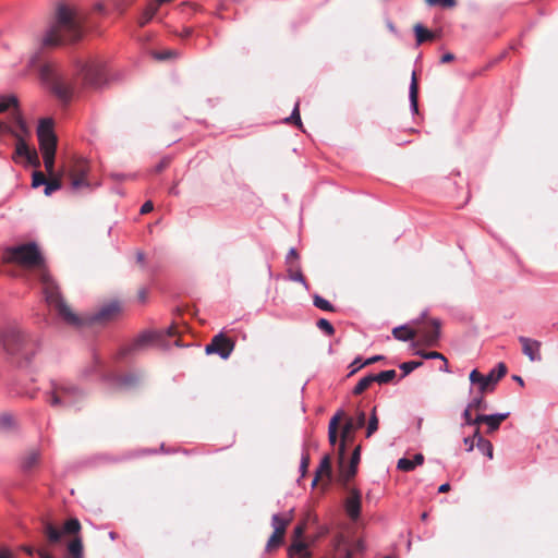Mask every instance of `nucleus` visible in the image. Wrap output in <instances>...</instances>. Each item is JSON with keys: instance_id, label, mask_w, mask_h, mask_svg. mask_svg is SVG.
<instances>
[{"instance_id": "obj_22", "label": "nucleus", "mask_w": 558, "mask_h": 558, "mask_svg": "<svg viewBox=\"0 0 558 558\" xmlns=\"http://www.w3.org/2000/svg\"><path fill=\"white\" fill-rule=\"evenodd\" d=\"M343 416V412L339 411L337 412L330 420L329 426H328V438L331 446H335L337 444L338 439V426Z\"/></svg>"}, {"instance_id": "obj_33", "label": "nucleus", "mask_w": 558, "mask_h": 558, "mask_svg": "<svg viewBox=\"0 0 558 558\" xmlns=\"http://www.w3.org/2000/svg\"><path fill=\"white\" fill-rule=\"evenodd\" d=\"M10 108H14L15 109L14 118L16 117V114L20 116V113L16 111V109H17V98L14 97V96L4 97L0 101V112H5Z\"/></svg>"}, {"instance_id": "obj_47", "label": "nucleus", "mask_w": 558, "mask_h": 558, "mask_svg": "<svg viewBox=\"0 0 558 558\" xmlns=\"http://www.w3.org/2000/svg\"><path fill=\"white\" fill-rule=\"evenodd\" d=\"M361 460V446L355 447V449L352 452V457L350 460L351 470L353 471V468H357Z\"/></svg>"}, {"instance_id": "obj_57", "label": "nucleus", "mask_w": 558, "mask_h": 558, "mask_svg": "<svg viewBox=\"0 0 558 558\" xmlns=\"http://www.w3.org/2000/svg\"><path fill=\"white\" fill-rule=\"evenodd\" d=\"M488 415L480 414L475 418H473L472 425H478L481 423H485L487 421Z\"/></svg>"}, {"instance_id": "obj_27", "label": "nucleus", "mask_w": 558, "mask_h": 558, "mask_svg": "<svg viewBox=\"0 0 558 558\" xmlns=\"http://www.w3.org/2000/svg\"><path fill=\"white\" fill-rule=\"evenodd\" d=\"M508 416L509 413L488 415L487 421L485 422V424L488 426L487 433L489 434L496 432L500 424L508 418Z\"/></svg>"}, {"instance_id": "obj_62", "label": "nucleus", "mask_w": 558, "mask_h": 558, "mask_svg": "<svg viewBox=\"0 0 558 558\" xmlns=\"http://www.w3.org/2000/svg\"><path fill=\"white\" fill-rule=\"evenodd\" d=\"M137 296L141 302H145L147 299V290L144 288L140 289L137 292Z\"/></svg>"}, {"instance_id": "obj_8", "label": "nucleus", "mask_w": 558, "mask_h": 558, "mask_svg": "<svg viewBox=\"0 0 558 558\" xmlns=\"http://www.w3.org/2000/svg\"><path fill=\"white\" fill-rule=\"evenodd\" d=\"M507 374V366L505 363H499L487 375H483L477 369L470 373V381L473 385H478L481 393L489 392L495 389L496 384Z\"/></svg>"}, {"instance_id": "obj_19", "label": "nucleus", "mask_w": 558, "mask_h": 558, "mask_svg": "<svg viewBox=\"0 0 558 558\" xmlns=\"http://www.w3.org/2000/svg\"><path fill=\"white\" fill-rule=\"evenodd\" d=\"M326 478L327 484L331 482L332 478V468H331V458L329 454L323 457L316 472L315 477L313 480V486H315L318 481H323Z\"/></svg>"}, {"instance_id": "obj_39", "label": "nucleus", "mask_w": 558, "mask_h": 558, "mask_svg": "<svg viewBox=\"0 0 558 558\" xmlns=\"http://www.w3.org/2000/svg\"><path fill=\"white\" fill-rule=\"evenodd\" d=\"M423 365V362L421 361H410L404 362L400 365V368L403 371L402 377L409 375L411 372H413L415 368Z\"/></svg>"}, {"instance_id": "obj_35", "label": "nucleus", "mask_w": 558, "mask_h": 558, "mask_svg": "<svg viewBox=\"0 0 558 558\" xmlns=\"http://www.w3.org/2000/svg\"><path fill=\"white\" fill-rule=\"evenodd\" d=\"M62 182L60 178H51L47 179L46 185H45V194L47 196L51 195L52 192L61 189Z\"/></svg>"}, {"instance_id": "obj_61", "label": "nucleus", "mask_w": 558, "mask_h": 558, "mask_svg": "<svg viewBox=\"0 0 558 558\" xmlns=\"http://www.w3.org/2000/svg\"><path fill=\"white\" fill-rule=\"evenodd\" d=\"M453 60H454V56L451 52H447V53H445L441 57L440 62L441 63H448V62H451Z\"/></svg>"}, {"instance_id": "obj_63", "label": "nucleus", "mask_w": 558, "mask_h": 558, "mask_svg": "<svg viewBox=\"0 0 558 558\" xmlns=\"http://www.w3.org/2000/svg\"><path fill=\"white\" fill-rule=\"evenodd\" d=\"M153 17H147L146 12L143 11V14L138 21L140 26L146 25Z\"/></svg>"}, {"instance_id": "obj_1", "label": "nucleus", "mask_w": 558, "mask_h": 558, "mask_svg": "<svg viewBox=\"0 0 558 558\" xmlns=\"http://www.w3.org/2000/svg\"><path fill=\"white\" fill-rule=\"evenodd\" d=\"M3 262L16 264L26 269L38 271L39 279L43 283V290L46 302L49 306L53 307L58 315L68 325H77L81 319L74 314L69 304L64 301L60 293L59 287L49 276L44 256L39 247L34 242L8 247L3 253Z\"/></svg>"}, {"instance_id": "obj_13", "label": "nucleus", "mask_w": 558, "mask_h": 558, "mask_svg": "<svg viewBox=\"0 0 558 558\" xmlns=\"http://www.w3.org/2000/svg\"><path fill=\"white\" fill-rule=\"evenodd\" d=\"M413 325L416 326L414 328L416 330V335L421 336V341L423 344L427 347H433L437 343L440 335V323L437 319H432L426 323H421L418 320L413 322Z\"/></svg>"}, {"instance_id": "obj_10", "label": "nucleus", "mask_w": 558, "mask_h": 558, "mask_svg": "<svg viewBox=\"0 0 558 558\" xmlns=\"http://www.w3.org/2000/svg\"><path fill=\"white\" fill-rule=\"evenodd\" d=\"M89 172V163L83 158H75L69 166L68 177L73 190H81L89 186L87 179Z\"/></svg>"}, {"instance_id": "obj_52", "label": "nucleus", "mask_w": 558, "mask_h": 558, "mask_svg": "<svg viewBox=\"0 0 558 558\" xmlns=\"http://www.w3.org/2000/svg\"><path fill=\"white\" fill-rule=\"evenodd\" d=\"M308 465H310V456L306 453V454L302 456L301 465H300V469H301L303 475L306 473Z\"/></svg>"}, {"instance_id": "obj_64", "label": "nucleus", "mask_w": 558, "mask_h": 558, "mask_svg": "<svg viewBox=\"0 0 558 558\" xmlns=\"http://www.w3.org/2000/svg\"><path fill=\"white\" fill-rule=\"evenodd\" d=\"M383 359H384V357H383L381 355H376V356H373V357L367 359V360L363 363V365H371V364H373V363H375V362H377V361H380V360H383Z\"/></svg>"}, {"instance_id": "obj_45", "label": "nucleus", "mask_w": 558, "mask_h": 558, "mask_svg": "<svg viewBox=\"0 0 558 558\" xmlns=\"http://www.w3.org/2000/svg\"><path fill=\"white\" fill-rule=\"evenodd\" d=\"M160 5L161 4L157 0H151L149 3H147L146 8L144 9L147 17H154Z\"/></svg>"}, {"instance_id": "obj_2", "label": "nucleus", "mask_w": 558, "mask_h": 558, "mask_svg": "<svg viewBox=\"0 0 558 558\" xmlns=\"http://www.w3.org/2000/svg\"><path fill=\"white\" fill-rule=\"evenodd\" d=\"M86 16L74 7L59 3L47 31L40 39L43 48H56L83 38Z\"/></svg>"}, {"instance_id": "obj_38", "label": "nucleus", "mask_w": 558, "mask_h": 558, "mask_svg": "<svg viewBox=\"0 0 558 558\" xmlns=\"http://www.w3.org/2000/svg\"><path fill=\"white\" fill-rule=\"evenodd\" d=\"M287 123H294L299 129H303V124L300 117L299 104L295 105L291 116L286 119Z\"/></svg>"}, {"instance_id": "obj_23", "label": "nucleus", "mask_w": 558, "mask_h": 558, "mask_svg": "<svg viewBox=\"0 0 558 558\" xmlns=\"http://www.w3.org/2000/svg\"><path fill=\"white\" fill-rule=\"evenodd\" d=\"M392 335L396 339L400 341H409L413 340L416 337V330L404 325L393 328Z\"/></svg>"}, {"instance_id": "obj_24", "label": "nucleus", "mask_w": 558, "mask_h": 558, "mask_svg": "<svg viewBox=\"0 0 558 558\" xmlns=\"http://www.w3.org/2000/svg\"><path fill=\"white\" fill-rule=\"evenodd\" d=\"M40 459V453L36 449H32L26 452V454L23 458L22 461V468L24 471H31L33 468H35Z\"/></svg>"}, {"instance_id": "obj_55", "label": "nucleus", "mask_w": 558, "mask_h": 558, "mask_svg": "<svg viewBox=\"0 0 558 558\" xmlns=\"http://www.w3.org/2000/svg\"><path fill=\"white\" fill-rule=\"evenodd\" d=\"M366 415L364 412H359L356 417V427H363L365 425Z\"/></svg>"}, {"instance_id": "obj_3", "label": "nucleus", "mask_w": 558, "mask_h": 558, "mask_svg": "<svg viewBox=\"0 0 558 558\" xmlns=\"http://www.w3.org/2000/svg\"><path fill=\"white\" fill-rule=\"evenodd\" d=\"M82 525L78 519L71 518L63 523L61 529L51 522H45L43 533L52 545L60 543L63 536H71V539L66 543L64 558H84L83 538L80 535Z\"/></svg>"}, {"instance_id": "obj_60", "label": "nucleus", "mask_w": 558, "mask_h": 558, "mask_svg": "<svg viewBox=\"0 0 558 558\" xmlns=\"http://www.w3.org/2000/svg\"><path fill=\"white\" fill-rule=\"evenodd\" d=\"M0 558H16L15 555L9 549L0 550Z\"/></svg>"}, {"instance_id": "obj_49", "label": "nucleus", "mask_w": 558, "mask_h": 558, "mask_svg": "<svg viewBox=\"0 0 558 558\" xmlns=\"http://www.w3.org/2000/svg\"><path fill=\"white\" fill-rule=\"evenodd\" d=\"M178 53L174 50H166L163 52H159L155 54V58L158 60H168L171 58H175Z\"/></svg>"}, {"instance_id": "obj_12", "label": "nucleus", "mask_w": 558, "mask_h": 558, "mask_svg": "<svg viewBox=\"0 0 558 558\" xmlns=\"http://www.w3.org/2000/svg\"><path fill=\"white\" fill-rule=\"evenodd\" d=\"M84 83L89 87H100L106 81L105 63L100 60H92L82 69Z\"/></svg>"}, {"instance_id": "obj_51", "label": "nucleus", "mask_w": 558, "mask_h": 558, "mask_svg": "<svg viewBox=\"0 0 558 558\" xmlns=\"http://www.w3.org/2000/svg\"><path fill=\"white\" fill-rule=\"evenodd\" d=\"M298 258H299V254H298L296 250L293 247L290 248V251L288 252L287 257H286L287 264L289 265V267L291 265H293V262L298 260Z\"/></svg>"}, {"instance_id": "obj_14", "label": "nucleus", "mask_w": 558, "mask_h": 558, "mask_svg": "<svg viewBox=\"0 0 558 558\" xmlns=\"http://www.w3.org/2000/svg\"><path fill=\"white\" fill-rule=\"evenodd\" d=\"M235 342L223 333L216 335L211 341L205 347L206 354H218L221 359L227 360L234 350Z\"/></svg>"}, {"instance_id": "obj_28", "label": "nucleus", "mask_w": 558, "mask_h": 558, "mask_svg": "<svg viewBox=\"0 0 558 558\" xmlns=\"http://www.w3.org/2000/svg\"><path fill=\"white\" fill-rule=\"evenodd\" d=\"M414 33H415L417 45H421L427 40H433L435 38V34L432 33L430 31H428L427 28H425L421 24L414 25Z\"/></svg>"}, {"instance_id": "obj_7", "label": "nucleus", "mask_w": 558, "mask_h": 558, "mask_svg": "<svg viewBox=\"0 0 558 558\" xmlns=\"http://www.w3.org/2000/svg\"><path fill=\"white\" fill-rule=\"evenodd\" d=\"M293 517V510L272 514L271 526L274 532L266 543V553L270 554L277 550L283 544L287 529L292 522Z\"/></svg>"}, {"instance_id": "obj_48", "label": "nucleus", "mask_w": 558, "mask_h": 558, "mask_svg": "<svg viewBox=\"0 0 558 558\" xmlns=\"http://www.w3.org/2000/svg\"><path fill=\"white\" fill-rule=\"evenodd\" d=\"M170 162H171L170 157H163V158H162V159H161V160L156 165V167L154 168V171H155L156 173H160V172H162L166 168H168V167H169Z\"/></svg>"}, {"instance_id": "obj_44", "label": "nucleus", "mask_w": 558, "mask_h": 558, "mask_svg": "<svg viewBox=\"0 0 558 558\" xmlns=\"http://www.w3.org/2000/svg\"><path fill=\"white\" fill-rule=\"evenodd\" d=\"M352 429H353V422H352V420H349L343 426L340 444H343L345 446L347 441L349 440Z\"/></svg>"}, {"instance_id": "obj_43", "label": "nucleus", "mask_w": 558, "mask_h": 558, "mask_svg": "<svg viewBox=\"0 0 558 558\" xmlns=\"http://www.w3.org/2000/svg\"><path fill=\"white\" fill-rule=\"evenodd\" d=\"M418 354L424 357V359H441L444 362H445V371H448L447 369V359L439 352L437 351H430V352H423V351H420Z\"/></svg>"}, {"instance_id": "obj_41", "label": "nucleus", "mask_w": 558, "mask_h": 558, "mask_svg": "<svg viewBox=\"0 0 558 558\" xmlns=\"http://www.w3.org/2000/svg\"><path fill=\"white\" fill-rule=\"evenodd\" d=\"M379 425V420L377 415H371L367 428H366V437L369 438L377 429Z\"/></svg>"}, {"instance_id": "obj_34", "label": "nucleus", "mask_w": 558, "mask_h": 558, "mask_svg": "<svg viewBox=\"0 0 558 558\" xmlns=\"http://www.w3.org/2000/svg\"><path fill=\"white\" fill-rule=\"evenodd\" d=\"M313 303L319 310H323L326 312H335V306L329 301H327L326 299H324L323 296H320L318 294H315L313 296Z\"/></svg>"}, {"instance_id": "obj_6", "label": "nucleus", "mask_w": 558, "mask_h": 558, "mask_svg": "<svg viewBox=\"0 0 558 558\" xmlns=\"http://www.w3.org/2000/svg\"><path fill=\"white\" fill-rule=\"evenodd\" d=\"M0 130L12 133L17 142L15 147V154L22 157H25L27 161L37 167L39 166V159L36 150L29 149L25 140L23 138L24 134L28 133L27 125L21 116L16 114L15 117V126H8L5 123L0 121Z\"/></svg>"}, {"instance_id": "obj_31", "label": "nucleus", "mask_w": 558, "mask_h": 558, "mask_svg": "<svg viewBox=\"0 0 558 558\" xmlns=\"http://www.w3.org/2000/svg\"><path fill=\"white\" fill-rule=\"evenodd\" d=\"M476 447L480 451L486 454L489 459H493L494 448L489 440L485 439L482 436H478V440L476 441Z\"/></svg>"}, {"instance_id": "obj_37", "label": "nucleus", "mask_w": 558, "mask_h": 558, "mask_svg": "<svg viewBox=\"0 0 558 558\" xmlns=\"http://www.w3.org/2000/svg\"><path fill=\"white\" fill-rule=\"evenodd\" d=\"M429 7H441L452 9L457 5V0H425Z\"/></svg>"}, {"instance_id": "obj_5", "label": "nucleus", "mask_w": 558, "mask_h": 558, "mask_svg": "<svg viewBox=\"0 0 558 558\" xmlns=\"http://www.w3.org/2000/svg\"><path fill=\"white\" fill-rule=\"evenodd\" d=\"M40 78L49 86L50 90L63 102L70 101L73 95V86L59 73L57 66L52 63H43L39 65Z\"/></svg>"}, {"instance_id": "obj_18", "label": "nucleus", "mask_w": 558, "mask_h": 558, "mask_svg": "<svg viewBox=\"0 0 558 558\" xmlns=\"http://www.w3.org/2000/svg\"><path fill=\"white\" fill-rule=\"evenodd\" d=\"M519 342L522 345V353L529 357L531 362L541 361V347L542 343L537 340L520 336L518 338Z\"/></svg>"}, {"instance_id": "obj_26", "label": "nucleus", "mask_w": 558, "mask_h": 558, "mask_svg": "<svg viewBox=\"0 0 558 558\" xmlns=\"http://www.w3.org/2000/svg\"><path fill=\"white\" fill-rule=\"evenodd\" d=\"M410 101L414 112L418 111V82L416 73H412L411 85H410Z\"/></svg>"}, {"instance_id": "obj_25", "label": "nucleus", "mask_w": 558, "mask_h": 558, "mask_svg": "<svg viewBox=\"0 0 558 558\" xmlns=\"http://www.w3.org/2000/svg\"><path fill=\"white\" fill-rule=\"evenodd\" d=\"M159 335L157 332H146L141 335L130 347L129 351H136L144 348L146 344L155 341Z\"/></svg>"}, {"instance_id": "obj_40", "label": "nucleus", "mask_w": 558, "mask_h": 558, "mask_svg": "<svg viewBox=\"0 0 558 558\" xmlns=\"http://www.w3.org/2000/svg\"><path fill=\"white\" fill-rule=\"evenodd\" d=\"M316 325L322 331H324L328 336H332L335 333L333 326L325 318L318 319Z\"/></svg>"}, {"instance_id": "obj_42", "label": "nucleus", "mask_w": 558, "mask_h": 558, "mask_svg": "<svg viewBox=\"0 0 558 558\" xmlns=\"http://www.w3.org/2000/svg\"><path fill=\"white\" fill-rule=\"evenodd\" d=\"M14 425V417L9 413L0 415V428L8 429Z\"/></svg>"}, {"instance_id": "obj_15", "label": "nucleus", "mask_w": 558, "mask_h": 558, "mask_svg": "<svg viewBox=\"0 0 558 558\" xmlns=\"http://www.w3.org/2000/svg\"><path fill=\"white\" fill-rule=\"evenodd\" d=\"M120 313V305L118 303H110L108 305L102 306L93 317H81L76 313H74L80 319L81 323L77 325H72L73 327H82L87 323H107L112 320Z\"/></svg>"}, {"instance_id": "obj_16", "label": "nucleus", "mask_w": 558, "mask_h": 558, "mask_svg": "<svg viewBox=\"0 0 558 558\" xmlns=\"http://www.w3.org/2000/svg\"><path fill=\"white\" fill-rule=\"evenodd\" d=\"M338 482L344 487L349 488V482L355 476L357 468L351 470V464L345 463L344 445L339 444L338 448Z\"/></svg>"}, {"instance_id": "obj_21", "label": "nucleus", "mask_w": 558, "mask_h": 558, "mask_svg": "<svg viewBox=\"0 0 558 558\" xmlns=\"http://www.w3.org/2000/svg\"><path fill=\"white\" fill-rule=\"evenodd\" d=\"M424 462V456L422 453H416L413 460L402 458L398 461L397 468L403 472H410L414 470L415 466L422 465Z\"/></svg>"}, {"instance_id": "obj_4", "label": "nucleus", "mask_w": 558, "mask_h": 558, "mask_svg": "<svg viewBox=\"0 0 558 558\" xmlns=\"http://www.w3.org/2000/svg\"><path fill=\"white\" fill-rule=\"evenodd\" d=\"M37 136L46 171L48 174L52 175L57 149V136L53 132L52 120L44 119L40 121L37 129Z\"/></svg>"}, {"instance_id": "obj_20", "label": "nucleus", "mask_w": 558, "mask_h": 558, "mask_svg": "<svg viewBox=\"0 0 558 558\" xmlns=\"http://www.w3.org/2000/svg\"><path fill=\"white\" fill-rule=\"evenodd\" d=\"M289 558H311L312 554L307 549V544L302 541H292L288 549Z\"/></svg>"}, {"instance_id": "obj_30", "label": "nucleus", "mask_w": 558, "mask_h": 558, "mask_svg": "<svg viewBox=\"0 0 558 558\" xmlns=\"http://www.w3.org/2000/svg\"><path fill=\"white\" fill-rule=\"evenodd\" d=\"M375 383L374 381V377H373V374H369L365 377H363L362 379L359 380V383L355 385L354 389H353V393L354 395H361L363 393L366 389H368L371 387V385Z\"/></svg>"}, {"instance_id": "obj_59", "label": "nucleus", "mask_w": 558, "mask_h": 558, "mask_svg": "<svg viewBox=\"0 0 558 558\" xmlns=\"http://www.w3.org/2000/svg\"><path fill=\"white\" fill-rule=\"evenodd\" d=\"M352 371H351V374H354L356 371H359L360 368H362L364 365L363 363H361V360L360 359H356L352 364Z\"/></svg>"}, {"instance_id": "obj_54", "label": "nucleus", "mask_w": 558, "mask_h": 558, "mask_svg": "<svg viewBox=\"0 0 558 558\" xmlns=\"http://www.w3.org/2000/svg\"><path fill=\"white\" fill-rule=\"evenodd\" d=\"M153 209H154V204H153V202L147 201V202H145V203L142 205L140 213H141L142 215H145V214L150 213Z\"/></svg>"}, {"instance_id": "obj_29", "label": "nucleus", "mask_w": 558, "mask_h": 558, "mask_svg": "<svg viewBox=\"0 0 558 558\" xmlns=\"http://www.w3.org/2000/svg\"><path fill=\"white\" fill-rule=\"evenodd\" d=\"M288 274H289V278L290 280L292 281H298V282H301L302 284H304V287L307 289L308 286H307V282H306V279L305 277L303 276L302 271H301V268L299 265H291L288 269Z\"/></svg>"}, {"instance_id": "obj_17", "label": "nucleus", "mask_w": 558, "mask_h": 558, "mask_svg": "<svg viewBox=\"0 0 558 558\" xmlns=\"http://www.w3.org/2000/svg\"><path fill=\"white\" fill-rule=\"evenodd\" d=\"M349 496L344 500V509L349 518L353 521L357 520L361 514L362 496L356 488H347Z\"/></svg>"}, {"instance_id": "obj_9", "label": "nucleus", "mask_w": 558, "mask_h": 558, "mask_svg": "<svg viewBox=\"0 0 558 558\" xmlns=\"http://www.w3.org/2000/svg\"><path fill=\"white\" fill-rule=\"evenodd\" d=\"M4 349L12 355H27V347L32 344L31 339L19 329H10L2 335L1 340Z\"/></svg>"}, {"instance_id": "obj_56", "label": "nucleus", "mask_w": 558, "mask_h": 558, "mask_svg": "<svg viewBox=\"0 0 558 558\" xmlns=\"http://www.w3.org/2000/svg\"><path fill=\"white\" fill-rule=\"evenodd\" d=\"M471 411L472 410H469V405H468L466 409L463 412V417L465 420V424H468V425H472V422H473V418H472V415H471Z\"/></svg>"}, {"instance_id": "obj_32", "label": "nucleus", "mask_w": 558, "mask_h": 558, "mask_svg": "<svg viewBox=\"0 0 558 558\" xmlns=\"http://www.w3.org/2000/svg\"><path fill=\"white\" fill-rule=\"evenodd\" d=\"M397 373L395 369L383 371L378 374H373L374 381L378 384H388L392 381Z\"/></svg>"}, {"instance_id": "obj_11", "label": "nucleus", "mask_w": 558, "mask_h": 558, "mask_svg": "<svg viewBox=\"0 0 558 558\" xmlns=\"http://www.w3.org/2000/svg\"><path fill=\"white\" fill-rule=\"evenodd\" d=\"M84 393L74 385H61L52 390L50 404L57 405H72L76 403Z\"/></svg>"}, {"instance_id": "obj_58", "label": "nucleus", "mask_w": 558, "mask_h": 558, "mask_svg": "<svg viewBox=\"0 0 558 558\" xmlns=\"http://www.w3.org/2000/svg\"><path fill=\"white\" fill-rule=\"evenodd\" d=\"M464 444L466 446V450L472 451L475 446L474 438H471V437L464 438Z\"/></svg>"}, {"instance_id": "obj_50", "label": "nucleus", "mask_w": 558, "mask_h": 558, "mask_svg": "<svg viewBox=\"0 0 558 558\" xmlns=\"http://www.w3.org/2000/svg\"><path fill=\"white\" fill-rule=\"evenodd\" d=\"M304 533H305V524L302 523V524L296 525L294 529V532H293V541H301Z\"/></svg>"}, {"instance_id": "obj_53", "label": "nucleus", "mask_w": 558, "mask_h": 558, "mask_svg": "<svg viewBox=\"0 0 558 558\" xmlns=\"http://www.w3.org/2000/svg\"><path fill=\"white\" fill-rule=\"evenodd\" d=\"M364 548L365 546L362 539H357L352 546H350V549L353 550V555L356 553H362Z\"/></svg>"}, {"instance_id": "obj_46", "label": "nucleus", "mask_w": 558, "mask_h": 558, "mask_svg": "<svg viewBox=\"0 0 558 558\" xmlns=\"http://www.w3.org/2000/svg\"><path fill=\"white\" fill-rule=\"evenodd\" d=\"M47 178L41 171H35L33 174V187H38L40 185H46Z\"/></svg>"}, {"instance_id": "obj_36", "label": "nucleus", "mask_w": 558, "mask_h": 558, "mask_svg": "<svg viewBox=\"0 0 558 558\" xmlns=\"http://www.w3.org/2000/svg\"><path fill=\"white\" fill-rule=\"evenodd\" d=\"M468 405H469V410H476V411H485L488 408L483 395L474 398Z\"/></svg>"}]
</instances>
